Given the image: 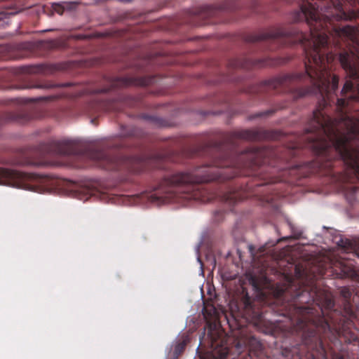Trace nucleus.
Instances as JSON below:
<instances>
[{"label":"nucleus","mask_w":359,"mask_h":359,"mask_svg":"<svg viewBox=\"0 0 359 359\" xmlns=\"http://www.w3.org/2000/svg\"><path fill=\"white\" fill-rule=\"evenodd\" d=\"M79 191L83 194V196H80V199L82 200H88L93 196L91 191L86 188H82Z\"/></svg>","instance_id":"4be33fe9"},{"label":"nucleus","mask_w":359,"mask_h":359,"mask_svg":"<svg viewBox=\"0 0 359 359\" xmlns=\"http://www.w3.org/2000/svg\"><path fill=\"white\" fill-rule=\"evenodd\" d=\"M216 214H218V215H223V212H222V211H221V210H219V211H217V212H216Z\"/></svg>","instance_id":"c85d7f7f"},{"label":"nucleus","mask_w":359,"mask_h":359,"mask_svg":"<svg viewBox=\"0 0 359 359\" xmlns=\"http://www.w3.org/2000/svg\"><path fill=\"white\" fill-rule=\"evenodd\" d=\"M299 143H297L291 148L285 149V152L287 153L291 158L297 155V149L299 147Z\"/></svg>","instance_id":"5701e85b"},{"label":"nucleus","mask_w":359,"mask_h":359,"mask_svg":"<svg viewBox=\"0 0 359 359\" xmlns=\"http://www.w3.org/2000/svg\"><path fill=\"white\" fill-rule=\"evenodd\" d=\"M18 13L16 10L14 9H7L5 11L0 12V20H3L4 18H6L9 15H15Z\"/></svg>","instance_id":"412c9836"},{"label":"nucleus","mask_w":359,"mask_h":359,"mask_svg":"<svg viewBox=\"0 0 359 359\" xmlns=\"http://www.w3.org/2000/svg\"><path fill=\"white\" fill-rule=\"evenodd\" d=\"M11 164L13 165H21V166H43L45 165L44 162L41 160L34 159L32 157L27 156L25 154H21L18 157L13 158L11 161Z\"/></svg>","instance_id":"f8f14e48"},{"label":"nucleus","mask_w":359,"mask_h":359,"mask_svg":"<svg viewBox=\"0 0 359 359\" xmlns=\"http://www.w3.org/2000/svg\"><path fill=\"white\" fill-rule=\"evenodd\" d=\"M250 282L256 297L252 299L243 289V296L236 304L243 318L259 326L264 322V306L277 309L287 318V323L273 325L271 334L298 337L301 344L294 345L291 351L298 359H327L323 337L331 330L323 307L328 310L334 308L331 297L324 295L315 285L296 284L292 280L283 286L272 285L265 276L260 280L251 276ZM337 359L344 358L339 356Z\"/></svg>","instance_id":"f03ea898"},{"label":"nucleus","mask_w":359,"mask_h":359,"mask_svg":"<svg viewBox=\"0 0 359 359\" xmlns=\"http://www.w3.org/2000/svg\"><path fill=\"white\" fill-rule=\"evenodd\" d=\"M154 78L151 76L143 77H115L109 81L110 86L104 88L102 92H107L116 88L128 86H147L152 84Z\"/></svg>","instance_id":"6e6552de"},{"label":"nucleus","mask_w":359,"mask_h":359,"mask_svg":"<svg viewBox=\"0 0 359 359\" xmlns=\"http://www.w3.org/2000/svg\"><path fill=\"white\" fill-rule=\"evenodd\" d=\"M248 248H249V251L251 253V255L252 256H254L255 248L252 245H249Z\"/></svg>","instance_id":"a878e982"},{"label":"nucleus","mask_w":359,"mask_h":359,"mask_svg":"<svg viewBox=\"0 0 359 359\" xmlns=\"http://www.w3.org/2000/svg\"><path fill=\"white\" fill-rule=\"evenodd\" d=\"M55 86L50 84V83H43V84H39L33 86V88H54Z\"/></svg>","instance_id":"b1692460"},{"label":"nucleus","mask_w":359,"mask_h":359,"mask_svg":"<svg viewBox=\"0 0 359 359\" xmlns=\"http://www.w3.org/2000/svg\"><path fill=\"white\" fill-rule=\"evenodd\" d=\"M203 314L208 323L211 320H215L218 317V312L213 305L205 306L203 309Z\"/></svg>","instance_id":"2eb2a0df"},{"label":"nucleus","mask_w":359,"mask_h":359,"mask_svg":"<svg viewBox=\"0 0 359 359\" xmlns=\"http://www.w3.org/2000/svg\"><path fill=\"white\" fill-rule=\"evenodd\" d=\"M341 294L344 298V299L346 301V304H345L346 309L348 310V313L350 314V316L351 317H353L354 313H353V312L351 309V305H350V303L348 302L349 299H351V291L348 288H343L341 290Z\"/></svg>","instance_id":"f3484780"},{"label":"nucleus","mask_w":359,"mask_h":359,"mask_svg":"<svg viewBox=\"0 0 359 359\" xmlns=\"http://www.w3.org/2000/svg\"><path fill=\"white\" fill-rule=\"evenodd\" d=\"M339 270V272L337 273V277L340 278H354L356 276V271L355 267L351 262L342 260L339 261L337 265Z\"/></svg>","instance_id":"9d476101"},{"label":"nucleus","mask_w":359,"mask_h":359,"mask_svg":"<svg viewBox=\"0 0 359 359\" xmlns=\"http://www.w3.org/2000/svg\"><path fill=\"white\" fill-rule=\"evenodd\" d=\"M242 347H243V345L241 344V343L240 341H238L236 344L237 349L239 351L242 348Z\"/></svg>","instance_id":"cd10ccee"},{"label":"nucleus","mask_w":359,"mask_h":359,"mask_svg":"<svg viewBox=\"0 0 359 359\" xmlns=\"http://www.w3.org/2000/svg\"><path fill=\"white\" fill-rule=\"evenodd\" d=\"M89 113L95 114L99 111H116L121 110V107L119 106L116 100H98L89 105Z\"/></svg>","instance_id":"1a4fd4ad"},{"label":"nucleus","mask_w":359,"mask_h":359,"mask_svg":"<svg viewBox=\"0 0 359 359\" xmlns=\"http://www.w3.org/2000/svg\"><path fill=\"white\" fill-rule=\"evenodd\" d=\"M285 107H286V105L280 106L278 108V109H283ZM277 110H278V109H270L268 110H265L264 111H261V112L256 113V114L251 115L249 118L254 119V118H260V117H269V116H271L272 114H273Z\"/></svg>","instance_id":"a211bd4d"},{"label":"nucleus","mask_w":359,"mask_h":359,"mask_svg":"<svg viewBox=\"0 0 359 359\" xmlns=\"http://www.w3.org/2000/svg\"><path fill=\"white\" fill-rule=\"evenodd\" d=\"M239 7L231 1L226 3L219 6H215L212 5H206L202 8V12L204 13L207 16L214 15L217 10H229L236 11Z\"/></svg>","instance_id":"ddd939ff"},{"label":"nucleus","mask_w":359,"mask_h":359,"mask_svg":"<svg viewBox=\"0 0 359 359\" xmlns=\"http://www.w3.org/2000/svg\"><path fill=\"white\" fill-rule=\"evenodd\" d=\"M188 341L189 339L187 337H184L181 341L174 346L173 350L170 352V358L172 359H177L184 352Z\"/></svg>","instance_id":"4468645a"},{"label":"nucleus","mask_w":359,"mask_h":359,"mask_svg":"<svg viewBox=\"0 0 359 359\" xmlns=\"http://www.w3.org/2000/svg\"><path fill=\"white\" fill-rule=\"evenodd\" d=\"M147 118L150 121V123L157 127H165L167 126V122L158 116H147Z\"/></svg>","instance_id":"6ab92c4d"},{"label":"nucleus","mask_w":359,"mask_h":359,"mask_svg":"<svg viewBox=\"0 0 359 359\" xmlns=\"http://www.w3.org/2000/svg\"><path fill=\"white\" fill-rule=\"evenodd\" d=\"M317 156L320 170L331 173L337 163L343 164L340 177L342 183L359 181V143H305ZM338 246L346 252H353L359 257V238H340Z\"/></svg>","instance_id":"20e7f679"},{"label":"nucleus","mask_w":359,"mask_h":359,"mask_svg":"<svg viewBox=\"0 0 359 359\" xmlns=\"http://www.w3.org/2000/svg\"><path fill=\"white\" fill-rule=\"evenodd\" d=\"M209 326L207 338L212 349L211 353L213 358L226 359L230 352L226 337L223 335V333L213 329L212 325Z\"/></svg>","instance_id":"0eeeda50"},{"label":"nucleus","mask_w":359,"mask_h":359,"mask_svg":"<svg viewBox=\"0 0 359 359\" xmlns=\"http://www.w3.org/2000/svg\"><path fill=\"white\" fill-rule=\"evenodd\" d=\"M291 58L287 57H266L258 60H252L249 57L235 58L229 60L228 67L229 69L242 68L250 69L255 67H263L266 66L281 65L288 62Z\"/></svg>","instance_id":"423d86ee"},{"label":"nucleus","mask_w":359,"mask_h":359,"mask_svg":"<svg viewBox=\"0 0 359 359\" xmlns=\"http://www.w3.org/2000/svg\"><path fill=\"white\" fill-rule=\"evenodd\" d=\"M205 332H203V338H204V337H205Z\"/></svg>","instance_id":"7c9ffc66"},{"label":"nucleus","mask_w":359,"mask_h":359,"mask_svg":"<svg viewBox=\"0 0 359 359\" xmlns=\"http://www.w3.org/2000/svg\"><path fill=\"white\" fill-rule=\"evenodd\" d=\"M224 81H228V82H233L235 81L234 78H233L232 76H227L226 77H225L224 79Z\"/></svg>","instance_id":"393cba45"},{"label":"nucleus","mask_w":359,"mask_h":359,"mask_svg":"<svg viewBox=\"0 0 359 359\" xmlns=\"http://www.w3.org/2000/svg\"><path fill=\"white\" fill-rule=\"evenodd\" d=\"M299 165H297L294 166V168H296V169H299Z\"/></svg>","instance_id":"c756f323"},{"label":"nucleus","mask_w":359,"mask_h":359,"mask_svg":"<svg viewBox=\"0 0 359 359\" xmlns=\"http://www.w3.org/2000/svg\"><path fill=\"white\" fill-rule=\"evenodd\" d=\"M136 135L135 129L133 127H125L122 128L121 135L122 137H132Z\"/></svg>","instance_id":"aec40b11"},{"label":"nucleus","mask_w":359,"mask_h":359,"mask_svg":"<svg viewBox=\"0 0 359 359\" xmlns=\"http://www.w3.org/2000/svg\"><path fill=\"white\" fill-rule=\"evenodd\" d=\"M295 273L297 275H298L299 276H301L300 269L297 266H295Z\"/></svg>","instance_id":"bb28decb"},{"label":"nucleus","mask_w":359,"mask_h":359,"mask_svg":"<svg viewBox=\"0 0 359 359\" xmlns=\"http://www.w3.org/2000/svg\"><path fill=\"white\" fill-rule=\"evenodd\" d=\"M122 142L104 141L96 144L87 146L79 140L64 139L51 140L41 143L37 148L39 154L60 156H86L93 160L97 166L110 171L119 172L123 175L137 174L144 171L147 166L163 169L162 163L165 161L178 162L177 151L166 149L152 154L149 156H126L119 153L107 151L112 147H122Z\"/></svg>","instance_id":"7ed1b4c3"},{"label":"nucleus","mask_w":359,"mask_h":359,"mask_svg":"<svg viewBox=\"0 0 359 359\" xmlns=\"http://www.w3.org/2000/svg\"><path fill=\"white\" fill-rule=\"evenodd\" d=\"M57 70V67L53 65H39L35 67L34 72L41 73L44 74H50Z\"/></svg>","instance_id":"dca6fc26"},{"label":"nucleus","mask_w":359,"mask_h":359,"mask_svg":"<svg viewBox=\"0 0 359 359\" xmlns=\"http://www.w3.org/2000/svg\"><path fill=\"white\" fill-rule=\"evenodd\" d=\"M244 346H248L249 351V356L250 359L253 357H259L263 351V346L262 343L255 337H249L244 342Z\"/></svg>","instance_id":"9b49d317"},{"label":"nucleus","mask_w":359,"mask_h":359,"mask_svg":"<svg viewBox=\"0 0 359 359\" xmlns=\"http://www.w3.org/2000/svg\"><path fill=\"white\" fill-rule=\"evenodd\" d=\"M279 132L273 130H241L223 135L222 142L216 143L215 152L211 164L194 168L187 172H177L165 176L155 192L148 198L151 203L157 205L182 198L196 200L203 203L214 200L233 205L238 201L250 197H257L261 201L271 200L266 194L271 191L268 185L275 181L271 177L264 182L257 180L243 181L239 187L229 184L225 190H210L203 183L217 181L227 182L238 175H257L265 171L268 165L278 170L290 169V165H280L288 161L282 151L273 147H252L238 152L236 148L238 140H276L280 139Z\"/></svg>","instance_id":"f257e3e1"},{"label":"nucleus","mask_w":359,"mask_h":359,"mask_svg":"<svg viewBox=\"0 0 359 359\" xmlns=\"http://www.w3.org/2000/svg\"><path fill=\"white\" fill-rule=\"evenodd\" d=\"M48 97H39L37 98L29 99H15L12 100H2L1 103L7 104L8 102H16L18 104H23L15 111L4 112L0 114V126L9 123L14 122L20 124H24L33 118L34 115L29 111L27 104L34 102L38 100H48Z\"/></svg>","instance_id":"39448f33"}]
</instances>
